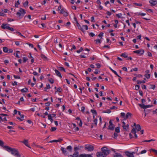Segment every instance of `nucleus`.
I'll use <instances>...</instances> for the list:
<instances>
[{
    "instance_id": "nucleus-26",
    "label": "nucleus",
    "mask_w": 157,
    "mask_h": 157,
    "mask_svg": "<svg viewBox=\"0 0 157 157\" xmlns=\"http://www.w3.org/2000/svg\"><path fill=\"white\" fill-rule=\"evenodd\" d=\"M136 127L138 131H139L141 129L140 126L139 124H137Z\"/></svg>"
},
{
    "instance_id": "nucleus-5",
    "label": "nucleus",
    "mask_w": 157,
    "mask_h": 157,
    "mask_svg": "<svg viewBox=\"0 0 157 157\" xmlns=\"http://www.w3.org/2000/svg\"><path fill=\"white\" fill-rule=\"evenodd\" d=\"M139 105L141 108L145 109H146L147 108L151 107L152 106V105H145L143 104H139Z\"/></svg>"
},
{
    "instance_id": "nucleus-57",
    "label": "nucleus",
    "mask_w": 157,
    "mask_h": 157,
    "mask_svg": "<svg viewBox=\"0 0 157 157\" xmlns=\"http://www.w3.org/2000/svg\"><path fill=\"white\" fill-rule=\"evenodd\" d=\"M36 114L38 116H40L41 117H42L43 118H45V116H44L43 115H40L39 113H37Z\"/></svg>"
},
{
    "instance_id": "nucleus-64",
    "label": "nucleus",
    "mask_w": 157,
    "mask_h": 157,
    "mask_svg": "<svg viewBox=\"0 0 157 157\" xmlns=\"http://www.w3.org/2000/svg\"><path fill=\"white\" fill-rule=\"evenodd\" d=\"M146 11L150 12H152V10L150 9H146Z\"/></svg>"
},
{
    "instance_id": "nucleus-47",
    "label": "nucleus",
    "mask_w": 157,
    "mask_h": 157,
    "mask_svg": "<svg viewBox=\"0 0 157 157\" xmlns=\"http://www.w3.org/2000/svg\"><path fill=\"white\" fill-rule=\"evenodd\" d=\"M59 70L61 71H63L64 72H65L66 71L64 68L63 67H59Z\"/></svg>"
},
{
    "instance_id": "nucleus-37",
    "label": "nucleus",
    "mask_w": 157,
    "mask_h": 157,
    "mask_svg": "<svg viewBox=\"0 0 157 157\" xmlns=\"http://www.w3.org/2000/svg\"><path fill=\"white\" fill-rule=\"evenodd\" d=\"M144 76L147 78L149 79L150 78V74H146Z\"/></svg>"
},
{
    "instance_id": "nucleus-27",
    "label": "nucleus",
    "mask_w": 157,
    "mask_h": 157,
    "mask_svg": "<svg viewBox=\"0 0 157 157\" xmlns=\"http://www.w3.org/2000/svg\"><path fill=\"white\" fill-rule=\"evenodd\" d=\"M28 89L26 88H25L21 90V91L22 93L26 92L28 91Z\"/></svg>"
},
{
    "instance_id": "nucleus-58",
    "label": "nucleus",
    "mask_w": 157,
    "mask_h": 157,
    "mask_svg": "<svg viewBox=\"0 0 157 157\" xmlns=\"http://www.w3.org/2000/svg\"><path fill=\"white\" fill-rule=\"evenodd\" d=\"M95 41H96V43L97 44H98V43H101V41L99 39H98L95 40Z\"/></svg>"
},
{
    "instance_id": "nucleus-29",
    "label": "nucleus",
    "mask_w": 157,
    "mask_h": 157,
    "mask_svg": "<svg viewBox=\"0 0 157 157\" xmlns=\"http://www.w3.org/2000/svg\"><path fill=\"white\" fill-rule=\"evenodd\" d=\"M3 50L4 52H5L7 53L8 51V48L6 47H4L3 48Z\"/></svg>"
},
{
    "instance_id": "nucleus-59",
    "label": "nucleus",
    "mask_w": 157,
    "mask_h": 157,
    "mask_svg": "<svg viewBox=\"0 0 157 157\" xmlns=\"http://www.w3.org/2000/svg\"><path fill=\"white\" fill-rule=\"evenodd\" d=\"M13 77H14L15 78H18V79H20V76H18V75H13Z\"/></svg>"
},
{
    "instance_id": "nucleus-6",
    "label": "nucleus",
    "mask_w": 157,
    "mask_h": 157,
    "mask_svg": "<svg viewBox=\"0 0 157 157\" xmlns=\"http://www.w3.org/2000/svg\"><path fill=\"white\" fill-rule=\"evenodd\" d=\"M109 125L108 127V129L111 130H113L114 129V125L113 124V123L111 120L109 121Z\"/></svg>"
},
{
    "instance_id": "nucleus-18",
    "label": "nucleus",
    "mask_w": 157,
    "mask_h": 157,
    "mask_svg": "<svg viewBox=\"0 0 157 157\" xmlns=\"http://www.w3.org/2000/svg\"><path fill=\"white\" fill-rule=\"evenodd\" d=\"M61 150L62 151L63 153L65 155H67L68 154V152L65 149V148L63 147H61Z\"/></svg>"
},
{
    "instance_id": "nucleus-51",
    "label": "nucleus",
    "mask_w": 157,
    "mask_h": 157,
    "mask_svg": "<svg viewBox=\"0 0 157 157\" xmlns=\"http://www.w3.org/2000/svg\"><path fill=\"white\" fill-rule=\"evenodd\" d=\"M114 137L113 138L115 139H116L118 135L117 133L114 132L113 133Z\"/></svg>"
},
{
    "instance_id": "nucleus-28",
    "label": "nucleus",
    "mask_w": 157,
    "mask_h": 157,
    "mask_svg": "<svg viewBox=\"0 0 157 157\" xmlns=\"http://www.w3.org/2000/svg\"><path fill=\"white\" fill-rule=\"evenodd\" d=\"M121 114V117L123 118V120H124V118H125V114L124 113H121L120 114Z\"/></svg>"
},
{
    "instance_id": "nucleus-8",
    "label": "nucleus",
    "mask_w": 157,
    "mask_h": 157,
    "mask_svg": "<svg viewBox=\"0 0 157 157\" xmlns=\"http://www.w3.org/2000/svg\"><path fill=\"white\" fill-rule=\"evenodd\" d=\"M97 156V157H106V155H105L104 153L101 152H98L96 153Z\"/></svg>"
},
{
    "instance_id": "nucleus-39",
    "label": "nucleus",
    "mask_w": 157,
    "mask_h": 157,
    "mask_svg": "<svg viewBox=\"0 0 157 157\" xmlns=\"http://www.w3.org/2000/svg\"><path fill=\"white\" fill-rule=\"evenodd\" d=\"M50 86L49 84H48L46 85V87L44 88L45 91H46V90L49 89L50 88Z\"/></svg>"
},
{
    "instance_id": "nucleus-31",
    "label": "nucleus",
    "mask_w": 157,
    "mask_h": 157,
    "mask_svg": "<svg viewBox=\"0 0 157 157\" xmlns=\"http://www.w3.org/2000/svg\"><path fill=\"white\" fill-rule=\"evenodd\" d=\"M15 44L17 46H19L21 45L22 44V42L21 41H16L15 42Z\"/></svg>"
},
{
    "instance_id": "nucleus-61",
    "label": "nucleus",
    "mask_w": 157,
    "mask_h": 157,
    "mask_svg": "<svg viewBox=\"0 0 157 157\" xmlns=\"http://www.w3.org/2000/svg\"><path fill=\"white\" fill-rule=\"evenodd\" d=\"M141 87L142 89H147L146 86L144 85H141Z\"/></svg>"
},
{
    "instance_id": "nucleus-53",
    "label": "nucleus",
    "mask_w": 157,
    "mask_h": 157,
    "mask_svg": "<svg viewBox=\"0 0 157 157\" xmlns=\"http://www.w3.org/2000/svg\"><path fill=\"white\" fill-rule=\"evenodd\" d=\"M8 10L7 9H5L4 10L3 9H1V11L2 12H3L5 13H7Z\"/></svg>"
},
{
    "instance_id": "nucleus-38",
    "label": "nucleus",
    "mask_w": 157,
    "mask_h": 157,
    "mask_svg": "<svg viewBox=\"0 0 157 157\" xmlns=\"http://www.w3.org/2000/svg\"><path fill=\"white\" fill-rule=\"evenodd\" d=\"M91 111L95 115H97V112L96 110L94 109H91Z\"/></svg>"
},
{
    "instance_id": "nucleus-17",
    "label": "nucleus",
    "mask_w": 157,
    "mask_h": 157,
    "mask_svg": "<svg viewBox=\"0 0 157 157\" xmlns=\"http://www.w3.org/2000/svg\"><path fill=\"white\" fill-rule=\"evenodd\" d=\"M55 72L57 76H59L61 78H62V76L61 75L60 73L58 70L56 69L55 70Z\"/></svg>"
},
{
    "instance_id": "nucleus-33",
    "label": "nucleus",
    "mask_w": 157,
    "mask_h": 157,
    "mask_svg": "<svg viewBox=\"0 0 157 157\" xmlns=\"http://www.w3.org/2000/svg\"><path fill=\"white\" fill-rule=\"evenodd\" d=\"M137 84H140L142 83H144L145 82V81L144 80H143V81L137 80Z\"/></svg>"
},
{
    "instance_id": "nucleus-63",
    "label": "nucleus",
    "mask_w": 157,
    "mask_h": 157,
    "mask_svg": "<svg viewBox=\"0 0 157 157\" xmlns=\"http://www.w3.org/2000/svg\"><path fill=\"white\" fill-rule=\"evenodd\" d=\"M111 111L109 109H108L106 111H104L103 112V113H111Z\"/></svg>"
},
{
    "instance_id": "nucleus-19",
    "label": "nucleus",
    "mask_w": 157,
    "mask_h": 157,
    "mask_svg": "<svg viewBox=\"0 0 157 157\" xmlns=\"http://www.w3.org/2000/svg\"><path fill=\"white\" fill-rule=\"evenodd\" d=\"M22 143L24 144L26 146L30 148L28 145V141L27 140H25L21 142Z\"/></svg>"
},
{
    "instance_id": "nucleus-60",
    "label": "nucleus",
    "mask_w": 157,
    "mask_h": 157,
    "mask_svg": "<svg viewBox=\"0 0 157 157\" xmlns=\"http://www.w3.org/2000/svg\"><path fill=\"white\" fill-rule=\"evenodd\" d=\"M140 88V86L139 85H136L135 86V89L137 90H138Z\"/></svg>"
},
{
    "instance_id": "nucleus-42",
    "label": "nucleus",
    "mask_w": 157,
    "mask_h": 157,
    "mask_svg": "<svg viewBox=\"0 0 157 157\" xmlns=\"http://www.w3.org/2000/svg\"><path fill=\"white\" fill-rule=\"evenodd\" d=\"M29 2L27 0H26L25 2L23 3V5L24 6H27L28 5Z\"/></svg>"
},
{
    "instance_id": "nucleus-25",
    "label": "nucleus",
    "mask_w": 157,
    "mask_h": 157,
    "mask_svg": "<svg viewBox=\"0 0 157 157\" xmlns=\"http://www.w3.org/2000/svg\"><path fill=\"white\" fill-rule=\"evenodd\" d=\"M48 118L51 122H52L53 121V120L52 119V115L51 114H49L48 116Z\"/></svg>"
},
{
    "instance_id": "nucleus-16",
    "label": "nucleus",
    "mask_w": 157,
    "mask_h": 157,
    "mask_svg": "<svg viewBox=\"0 0 157 157\" xmlns=\"http://www.w3.org/2000/svg\"><path fill=\"white\" fill-rule=\"evenodd\" d=\"M18 114L20 116V117H17V118L20 121H22L23 120L22 119L24 117V115L23 114H21L20 112L19 111H18Z\"/></svg>"
},
{
    "instance_id": "nucleus-41",
    "label": "nucleus",
    "mask_w": 157,
    "mask_h": 157,
    "mask_svg": "<svg viewBox=\"0 0 157 157\" xmlns=\"http://www.w3.org/2000/svg\"><path fill=\"white\" fill-rule=\"evenodd\" d=\"M76 23V25L78 27V29H81V27H82L79 24L78 22H77Z\"/></svg>"
},
{
    "instance_id": "nucleus-20",
    "label": "nucleus",
    "mask_w": 157,
    "mask_h": 157,
    "mask_svg": "<svg viewBox=\"0 0 157 157\" xmlns=\"http://www.w3.org/2000/svg\"><path fill=\"white\" fill-rule=\"evenodd\" d=\"M132 115V114L131 113L129 112H128L127 113L126 115H125V118H124V120H126L127 119L129 118V117H131Z\"/></svg>"
},
{
    "instance_id": "nucleus-7",
    "label": "nucleus",
    "mask_w": 157,
    "mask_h": 157,
    "mask_svg": "<svg viewBox=\"0 0 157 157\" xmlns=\"http://www.w3.org/2000/svg\"><path fill=\"white\" fill-rule=\"evenodd\" d=\"M60 13L61 14H63V16L65 17H67L68 15V13L63 8L61 9Z\"/></svg>"
},
{
    "instance_id": "nucleus-46",
    "label": "nucleus",
    "mask_w": 157,
    "mask_h": 157,
    "mask_svg": "<svg viewBox=\"0 0 157 157\" xmlns=\"http://www.w3.org/2000/svg\"><path fill=\"white\" fill-rule=\"evenodd\" d=\"M83 50V48L82 47L80 48L79 50H77L76 52L78 53H80Z\"/></svg>"
},
{
    "instance_id": "nucleus-2",
    "label": "nucleus",
    "mask_w": 157,
    "mask_h": 157,
    "mask_svg": "<svg viewBox=\"0 0 157 157\" xmlns=\"http://www.w3.org/2000/svg\"><path fill=\"white\" fill-rule=\"evenodd\" d=\"M26 13L25 11L22 8H20L19 11L17 13V15L19 17L21 16L23 17L24 15Z\"/></svg>"
},
{
    "instance_id": "nucleus-15",
    "label": "nucleus",
    "mask_w": 157,
    "mask_h": 157,
    "mask_svg": "<svg viewBox=\"0 0 157 157\" xmlns=\"http://www.w3.org/2000/svg\"><path fill=\"white\" fill-rule=\"evenodd\" d=\"M149 2L151 6H155L157 4V1L156 0H150L149 1Z\"/></svg>"
},
{
    "instance_id": "nucleus-13",
    "label": "nucleus",
    "mask_w": 157,
    "mask_h": 157,
    "mask_svg": "<svg viewBox=\"0 0 157 157\" xmlns=\"http://www.w3.org/2000/svg\"><path fill=\"white\" fill-rule=\"evenodd\" d=\"M9 24H4V23H3V24L2 26H1V28L3 29H9Z\"/></svg>"
},
{
    "instance_id": "nucleus-23",
    "label": "nucleus",
    "mask_w": 157,
    "mask_h": 157,
    "mask_svg": "<svg viewBox=\"0 0 157 157\" xmlns=\"http://www.w3.org/2000/svg\"><path fill=\"white\" fill-rule=\"evenodd\" d=\"M122 127L125 131H126L128 128L129 125L128 124H127L126 125H124L122 126Z\"/></svg>"
},
{
    "instance_id": "nucleus-22",
    "label": "nucleus",
    "mask_w": 157,
    "mask_h": 157,
    "mask_svg": "<svg viewBox=\"0 0 157 157\" xmlns=\"http://www.w3.org/2000/svg\"><path fill=\"white\" fill-rule=\"evenodd\" d=\"M83 147L82 146H78V147H74V150L75 151H76L79 150L80 149Z\"/></svg>"
},
{
    "instance_id": "nucleus-55",
    "label": "nucleus",
    "mask_w": 157,
    "mask_h": 157,
    "mask_svg": "<svg viewBox=\"0 0 157 157\" xmlns=\"http://www.w3.org/2000/svg\"><path fill=\"white\" fill-rule=\"evenodd\" d=\"M145 14H146L145 13H138L137 14V15L138 16L141 15V16H144L145 15Z\"/></svg>"
},
{
    "instance_id": "nucleus-48",
    "label": "nucleus",
    "mask_w": 157,
    "mask_h": 157,
    "mask_svg": "<svg viewBox=\"0 0 157 157\" xmlns=\"http://www.w3.org/2000/svg\"><path fill=\"white\" fill-rule=\"evenodd\" d=\"M56 128L54 127H52L51 128V131L52 132H53L55 131H56Z\"/></svg>"
},
{
    "instance_id": "nucleus-9",
    "label": "nucleus",
    "mask_w": 157,
    "mask_h": 157,
    "mask_svg": "<svg viewBox=\"0 0 157 157\" xmlns=\"http://www.w3.org/2000/svg\"><path fill=\"white\" fill-rule=\"evenodd\" d=\"M79 153L78 151H75L73 155H68V157H79Z\"/></svg>"
},
{
    "instance_id": "nucleus-11",
    "label": "nucleus",
    "mask_w": 157,
    "mask_h": 157,
    "mask_svg": "<svg viewBox=\"0 0 157 157\" xmlns=\"http://www.w3.org/2000/svg\"><path fill=\"white\" fill-rule=\"evenodd\" d=\"M88 29V27L87 25H85L82 26L81 27V29L80 30H81L83 33L85 31V30H87Z\"/></svg>"
},
{
    "instance_id": "nucleus-1",
    "label": "nucleus",
    "mask_w": 157,
    "mask_h": 157,
    "mask_svg": "<svg viewBox=\"0 0 157 157\" xmlns=\"http://www.w3.org/2000/svg\"><path fill=\"white\" fill-rule=\"evenodd\" d=\"M5 149L9 152H11V154L17 157H21V155L19 154L17 149L13 148L8 146H5Z\"/></svg>"
},
{
    "instance_id": "nucleus-54",
    "label": "nucleus",
    "mask_w": 157,
    "mask_h": 157,
    "mask_svg": "<svg viewBox=\"0 0 157 157\" xmlns=\"http://www.w3.org/2000/svg\"><path fill=\"white\" fill-rule=\"evenodd\" d=\"M49 82L52 84H53L54 83V80L52 78H51L48 80Z\"/></svg>"
},
{
    "instance_id": "nucleus-40",
    "label": "nucleus",
    "mask_w": 157,
    "mask_h": 157,
    "mask_svg": "<svg viewBox=\"0 0 157 157\" xmlns=\"http://www.w3.org/2000/svg\"><path fill=\"white\" fill-rule=\"evenodd\" d=\"M150 86H151L150 88V89L154 90L155 87V85L151 84Z\"/></svg>"
},
{
    "instance_id": "nucleus-49",
    "label": "nucleus",
    "mask_w": 157,
    "mask_h": 157,
    "mask_svg": "<svg viewBox=\"0 0 157 157\" xmlns=\"http://www.w3.org/2000/svg\"><path fill=\"white\" fill-rule=\"evenodd\" d=\"M20 2L19 1V0H18L17 1V2H16L15 4V7H18V5L19 4H20Z\"/></svg>"
},
{
    "instance_id": "nucleus-35",
    "label": "nucleus",
    "mask_w": 157,
    "mask_h": 157,
    "mask_svg": "<svg viewBox=\"0 0 157 157\" xmlns=\"http://www.w3.org/2000/svg\"><path fill=\"white\" fill-rule=\"evenodd\" d=\"M115 131L117 133H119L120 132V127H117L115 128Z\"/></svg>"
},
{
    "instance_id": "nucleus-44",
    "label": "nucleus",
    "mask_w": 157,
    "mask_h": 157,
    "mask_svg": "<svg viewBox=\"0 0 157 157\" xmlns=\"http://www.w3.org/2000/svg\"><path fill=\"white\" fill-rule=\"evenodd\" d=\"M122 14H121V13H119L117 14H116V16L118 18H121V17H122Z\"/></svg>"
},
{
    "instance_id": "nucleus-12",
    "label": "nucleus",
    "mask_w": 157,
    "mask_h": 157,
    "mask_svg": "<svg viewBox=\"0 0 157 157\" xmlns=\"http://www.w3.org/2000/svg\"><path fill=\"white\" fill-rule=\"evenodd\" d=\"M134 53L137 54H140L141 55H142L144 52V51L142 49L134 51L133 52Z\"/></svg>"
},
{
    "instance_id": "nucleus-34",
    "label": "nucleus",
    "mask_w": 157,
    "mask_h": 157,
    "mask_svg": "<svg viewBox=\"0 0 157 157\" xmlns=\"http://www.w3.org/2000/svg\"><path fill=\"white\" fill-rule=\"evenodd\" d=\"M155 141V140L154 139H151L149 140H145L142 141L143 142H149L151 141Z\"/></svg>"
},
{
    "instance_id": "nucleus-32",
    "label": "nucleus",
    "mask_w": 157,
    "mask_h": 157,
    "mask_svg": "<svg viewBox=\"0 0 157 157\" xmlns=\"http://www.w3.org/2000/svg\"><path fill=\"white\" fill-rule=\"evenodd\" d=\"M4 142L0 140V146H2V147H3V148H5V147H4L5 146H4Z\"/></svg>"
},
{
    "instance_id": "nucleus-56",
    "label": "nucleus",
    "mask_w": 157,
    "mask_h": 157,
    "mask_svg": "<svg viewBox=\"0 0 157 157\" xmlns=\"http://www.w3.org/2000/svg\"><path fill=\"white\" fill-rule=\"evenodd\" d=\"M28 59H27L26 57H24L23 58V62L24 63H25V62L28 60Z\"/></svg>"
},
{
    "instance_id": "nucleus-52",
    "label": "nucleus",
    "mask_w": 157,
    "mask_h": 157,
    "mask_svg": "<svg viewBox=\"0 0 157 157\" xmlns=\"http://www.w3.org/2000/svg\"><path fill=\"white\" fill-rule=\"evenodd\" d=\"M16 33L18 35H20L21 36L25 37V36L22 35L21 33L17 31Z\"/></svg>"
},
{
    "instance_id": "nucleus-36",
    "label": "nucleus",
    "mask_w": 157,
    "mask_h": 157,
    "mask_svg": "<svg viewBox=\"0 0 157 157\" xmlns=\"http://www.w3.org/2000/svg\"><path fill=\"white\" fill-rule=\"evenodd\" d=\"M67 149L69 151H71L72 149V147L70 145L69 146L67 147Z\"/></svg>"
},
{
    "instance_id": "nucleus-30",
    "label": "nucleus",
    "mask_w": 157,
    "mask_h": 157,
    "mask_svg": "<svg viewBox=\"0 0 157 157\" xmlns=\"http://www.w3.org/2000/svg\"><path fill=\"white\" fill-rule=\"evenodd\" d=\"M121 56L123 57H124L125 58H126L128 57V56L127 55V54H126V53L124 52V53H122L121 55Z\"/></svg>"
},
{
    "instance_id": "nucleus-4",
    "label": "nucleus",
    "mask_w": 157,
    "mask_h": 157,
    "mask_svg": "<svg viewBox=\"0 0 157 157\" xmlns=\"http://www.w3.org/2000/svg\"><path fill=\"white\" fill-rule=\"evenodd\" d=\"M101 150L103 153H105V155H107L109 154V150H108L107 148L105 147H103L101 148Z\"/></svg>"
},
{
    "instance_id": "nucleus-45",
    "label": "nucleus",
    "mask_w": 157,
    "mask_h": 157,
    "mask_svg": "<svg viewBox=\"0 0 157 157\" xmlns=\"http://www.w3.org/2000/svg\"><path fill=\"white\" fill-rule=\"evenodd\" d=\"M134 4L137 6H142V5L141 3H134Z\"/></svg>"
},
{
    "instance_id": "nucleus-3",
    "label": "nucleus",
    "mask_w": 157,
    "mask_h": 157,
    "mask_svg": "<svg viewBox=\"0 0 157 157\" xmlns=\"http://www.w3.org/2000/svg\"><path fill=\"white\" fill-rule=\"evenodd\" d=\"M85 149L88 151H90L94 150V147L90 144H86L85 145Z\"/></svg>"
},
{
    "instance_id": "nucleus-14",
    "label": "nucleus",
    "mask_w": 157,
    "mask_h": 157,
    "mask_svg": "<svg viewBox=\"0 0 157 157\" xmlns=\"http://www.w3.org/2000/svg\"><path fill=\"white\" fill-rule=\"evenodd\" d=\"M79 157H93L92 156L91 154H80Z\"/></svg>"
},
{
    "instance_id": "nucleus-50",
    "label": "nucleus",
    "mask_w": 157,
    "mask_h": 157,
    "mask_svg": "<svg viewBox=\"0 0 157 157\" xmlns=\"http://www.w3.org/2000/svg\"><path fill=\"white\" fill-rule=\"evenodd\" d=\"M131 132L133 133H136V131L135 128H133L131 130Z\"/></svg>"
},
{
    "instance_id": "nucleus-43",
    "label": "nucleus",
    "mask_w": 157,
    "mask_h": 157,
    "mask_svg": "<svg viewBox=\"0 0 157 157\" xmlns=\"http://www.w3.org/2000/svg\"><path fill=\"white\" fill-rule=\"evenodd\" d=\"M63 140L62 139H59L58 140H54V142H60Z\"/></svg>"
},
{
    "instance_id": "nucleus-21",
    "label": "nucleus",
    "mask_w": 157,
    "mask_h": 157,
    "mask_svg": "<svg viewBox=\"0 0 157 157\" xmlns=\"http://www.w3.org/2000/svg\"><path fill=\"white\" fill-rule=\"evenodd\" d=\"M113 157H123L122 155L119 153H116L113 155Z\"/></svg>"
},
{
    "instance_id": "nucleus-10",
    "label": "nucleus",
    "mask_w": 157,
    "mask_h": 157,
    "mask_svg": "<svg viewBox=\"0 0 157 157\" xmlns=\"http://www.w3.org/2000/svg\"><path fill=\"white\" fill-rule=\"evenodd\" d=\"M93 117L94 119V124L93 123L92 124V125H91V128H93L94 126H96L97 125V118H95V117L94 116V115L93 116Z\"/></svg>"
},
{
    "instance_id": "nucleus-62",
    "label": "nucleus",
    "mask_w": 157,
    "mask_h": 157,
    "mask_svg": "<svg viewBox=\"0 0 157 157\" xmlns=\"http://www.w3.org/2000/svg\"><path fill=\"white\" fill-rule=\"evenodd\" d=\"M57 91H58V92H61L62 91V88L61 87H59L58 88V89H57Z\"/></svg>"
},
{
    "instance_id": "nucleus-24",
    "label": "nucleus",
    "mask_w": 157,
    "mask_h": 157,
    "mask_svg": "<svg viewBox=\"0 0 157 157\" xmlns=\"http://www.w3.org/2000/svg\"><path fill=\"white\" fill-rule=\"evenodd\" d=\"M41 58L42 59H43L44 60H48L46 56L43 54H41Z\"/></svg>"
}]
</instances>
